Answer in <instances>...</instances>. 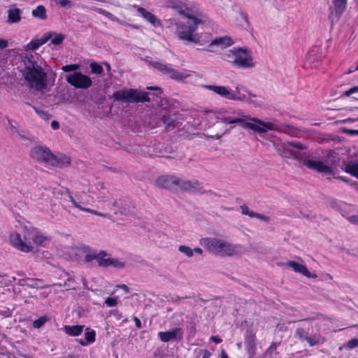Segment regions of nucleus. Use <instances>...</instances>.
Wrapping results in <instances>:
<instances>
[{"instance_id":"1","label":"nucleus","mask_w":358,"mask_h":358,"mask_svg":"<svg viewBox=\"0 0 358 358\" xmlns=\"http://www.w3.org/2000/svg\"><path fill=\"white\" fill-rule=\"evenodd\" d=\"M307 147L298 141H285L277 147V150L280 156L285 158H292L302 162L308 169L324 174L334 175L332 166L335 165L338 159L336 152L330 150L327 154L329 159L325 163L318 160L308 159L310 155L306 152Z\"/></svg>"},{"instance_id":"2","label":"nucleus","mask_w":358,"mask_h":358,"mask_svg":"<svg viewBox=\"0 0 358 358\" xmlns=\"http://www.w3.org/2000/svg\"><path fill=\"white\" fill-rule=\"evenodd\" d=\"M20 72L27 82V87L39 92L48 89L47 73L36 62L29 58L24 59Z\"/></svg>"},{"instance_id":"3","label":"nucleus","mask_w":358,"mask_h":358,"mask_svg":"<svg viewBox=\"0 0 358 358\" xmlns=\"http://www.w3.org/2000/svg\"><path fill=\"white\" fill-rule=\"evenodd\" d=\"M147 89L155 90L157 92L150 94L138 90L127 89L115 92L113 94L115 101L122 103H143L156 101L160 106H163V100L159 96L162 94V89L158 87H148Z\"/></svg>"},{"instance_id":"4","label":"nucleus","mask_w":358,"mask_h":358,"mask_svg":"<svg viewBox=\"0 0 358 358\" xmlns=\"http://www.w3.org/2000/svg\"><path fill=\"white\" fill-rule=\"evenodd\" d=\"M192 14L185 16L187 18L186 22H176L173 19H170L169 22L170 24L176 26V34L180 40L197 43L199 42V36L194 32L202 20Z\"/></svg>"},{"instance_id":"5","label":"nucleus","mask_w":358,"mask_h":358,"mask_svg":"<svg viewBox=\"0 0 358 358\" xmlns=\"http://www.w3.org/2000/svg\"><path fill=\"white\" fill-rule=\"evenodd\" d=\"M236 114L240 117H232V124H241L245 129H248L258 134L266 133L268 131L276 130L275 124L269 122H264L257 117H252L250 115H244L242 110H238Z\"/></svg>"},{"instance_id":"6","label":"nucleus","mask_w":358,"mask_h":358,"mask_svg":"<svg viewBox=\"0 0 358 358\" xmlns=\"http://www.w3.org/2000/svg\"><path fill=\"white\" fill-rule=\"evenodd\" d=\"M200 244L208 251L220 256H232L240 248L238 245H234L217 238H201Z\"/></svg>"},{"instance_id":"7","label":"nucleus","mask_w":358,"mask_h":358,"mask_svg":"<svg viewBox=\"0 0 358 358\" xmlns=\"http://www.w3.org/2000/svg\"><path fill=\"white\" fill-rule=\"evenodd\" d=\"M30 156L32 159L41 163L49 164H57L58 159L50 150L44 145H38L32 148L30 150Z\"/></svg>"},{"instance_id":"8","label":"nucleus","mask_w":358,"mask_h":358,"mask_svg":"<svg viewBox=\"0 0 358 358\" xmlns=\"http://www.w3.org/2000/svg\"><path fill=\"white\" fill-rule=\"evenodd\" d=\"M150 65L166 74L170 78L178 81L182 80L189 77V74L186 72H180L171 67L169 64H163L157 61L150 62Z\"/></svg>"},{"instance_id":"9","label":"nucleus","mask_w":358,"mask_h":358,"mask_svg":"<svg viewBox=\"0 0 358 358\" xmlns=\"http://www.w3.org/2000/svg\"><path fill=\"white\" fill-rule=\"evenodd\" d=\"M233 65L242 69L253 67L252 57L248 48H236Z\"/></svg>"},{"instance_id":"10","label":"nucleus","mask_w":358,"mask_h":358,"mask_svg":"<svg viewBox=\"0 0 358 358\" xmlns=\"http://www.w3.org/2000/svg\"><path fill=\"white\" fill-rule=\"evenodd\" d=\"M66 80L72 86L80 89H87L92 84L91 78L81 72H74L67 75Z\"/></svg>"},{"instance_id":"11","label":"nucleus","mask_w":358,"mask_h":358,"mask_svg":"<svg viewBox=\"0 0 358 358\" xmlns=\"http://www.w3.org/2000/svg\"><path fill=\"white\" fill-rule=\"evenodd\" d=\"M295 337L301 341H306L310 346H313L324 342L323 338L317 334L309 335V329H305L302 327H298L295 331Z\"/></svg>"},{"instance_id":"12","label":"nucleus","mask_w":358,"mask_h":358,"mask_svg":"<svg viewBox=\"0 0 358 358\" xmlns=\"http://www.w3.org/2000/svg\"><path fill=\"white\" fill-rule=\"evenodd\" d=\"M109 257V255H108L104 250H101L99 252H96L94 250H90L85 255L84 260L87 263L96 260L98 266L106 268L108 267Z\"/></svg>"},{"instance_id":"13","label":"nucleus","mask_w":358,"mask_h":358,"mask_svg":"<svg viewBox=\"0 0 358 358\" xmlns=\"http://www.w3.org/2000/svg\"><path fill=\"white\" fill-rule=\"evenodd\" d=\"M177 187L181 190L191 193H204L203 187L196 180H186L178 178Z\"/></svg>"},{"instance_id":"14","label":"nucleus","mask_w":358,"mask_h":358,"mask_svg":"<svg viewBox=\"0 0 358 358\" xmlns=\"http://www.w3.org/2000/svg\"><path fill=\"white\" fill-rule=\"evenodd\" d=\"M159 339L164 343L171 341H180L183 338V331L181 328L176 327L166 331H159L158 333Z\"/></svg>"},{"instance_id":"15","label":"nucleus","mask_w":358,"mask_h":358,"mask_svg":"<svg viewBox=\"0 0 358 358\" xmlns=\"http://www.w3.org/2000/svg\"><path fill=\"white\" fill-rule=\"evenodd\" d=\"M164 3L167 8L174 10L180 15L189 16L192 13V10L181 0H165Z\"/></svg>"},{"instance_id":"16","label":"nucleus","mask_w":358,"mask_h":358,"mask_svg":"<svg viewBox=\"0 0 358 358\" xmlns=\"http://www.w3.org/2000/svg\"><path fill=\"white\" fill-rule=\"evenodd\" d=\"M10 241L14 248L21 252H29L33 250V247L30 244L24 242L18 233L15 232L11 234L10 236Z\"/></svg>"},{"instance_id":"17","label":"nucleus","mask_w":358,"mask_h":358,"mask_svg":"<svg viewBox=\"0 0 358 358\" xmlns=\"http://www.w3.org/2000/svg\"><path fill=\"white\" fill-rule=\"evenodd\" d=\"M160 120L165 125L166 131H171L176 127V123L177 122V117L176 113L171 111H166L162 109L160 111Z\"/></svg>"},{"instance_id":"18","label":"nucleus","mask_w":358,"mask_h":358,"mask_svg":"<svg viewBox=\"0 0 358 358\" xmlns=\"http://www.w3.org/2000/svg\"><path fill=\"white\" fill-rule=\"evenodd\" d=\"M256 334L252 329H247L245 334V345L250 357H252L256 350Z\"/></svg>"},{"instance_id":"19","label":"nucleus","mask_w":358,"mask_h":358,"mask_svg":"<svg viewBox=\"0 0 358 358\" xmlns=\"http://www.w3.org/2000/svg\"><path fill=\"white\" fill-rule=\"evenodd\" d=\"M234 101H243L251 102V98L255 97L256 96L250 93L246 87L241 85H238L235 87L234 91Z\"/></svg>"},{"instance_id":"20","label":"nucleus","mask_w":358,"mask_h":358,"mask_svg":"<svg viewBox=\"0 0 358 358\" xmlns=\"http://www.w3.org/2000/svg\"><path fill=\"white\" fill-rule=\"evenodd\" d=\"M203 87L214 92L217 95L227 99L233 100V98H235L234 96V91L229 90L224 86L205 85Z\"/></svg>"},{"instance_id":"21","label":"nucleus","mask_w":358,"mask_h":358,"mask_svg":"<svg viewBox=\"0 0 358 358\" xmlns=\"http://www.w3.org/2000/svg\"><path fill=\"white\" fill-rule=\"evenodd\" d=\"M177 182L178 177L174 176H162L156 180L155 184L162 188L171 189L177 186Z\"/></svg>"},{"instance_id":"22","label":"nucleus","mask_w":358,"mask_h":358,"mask_svg":"<svg viewBox=\"0 0 358 358\" xmlns=\"http://www.w3.org/2000/svg\"><path fill=\"white\" fill-rule=\"evenodd\" d=\"M22 10L17 8L16 5L13 4L9 6L8 10V20L10 24L17 23L21 20Z\"/></svg>"},{"instance_id":"23","label":"nucleus","mask_w":358,"mask_h":358,"mask_svg":"<svg viewBox=\"0 0 358 358\" xmlns=\"http://www.w3.org/2000/svg\"><path fill=\"white\" fill-rule=\"evenodd\" d=\"M137 11L153 26L158 27L162 25L160 20L154 14L146 10L144 8L138 7Z\"/></svg>"},{"instance_id":"24","label":"nucleus","mask_w":358,"mask_h":358,"mask_svg":"<svg viewBox=\"0 0 358 358\" xmlns=\"http://www.w3.org/2000/svg\"><path fill=\"white\" fill-rule=\"evenodd\" d=\"M54 32H47L41 38L32 40L28 45L30 50H35L48 42L52 36Z\"/></svg>"},{"instance_id":"25","label":"nucleus","mask_w":358,"mask_h":358,"mask_svg":"<svg viewBox=\"0 0 358 358\" xmlns=\"http://www.w3.org/2000/svg\"><path fill=\"white\" fill-rule=\"evenodd\" d=\"M234 43V42L231 37L224 36L215 38L211 41L210 45H216L221 47L222 48H225L232 45Z\"/></svg>"},{"instance_id":"26","label":"nucleus","mask_w":358,"mask_h":358,"mask_svg":"<svg viewBox=\"0 0 358 358\" xmlns=\"http://www.w3.org/2000/svg\"><path fill=\"white\" fill-rule=\"evenodd\" d=\"M347 1L348 0H334V12L332 13V15H335L337 18H340L346 9Z\"/></svg>"},{"instance_id":"27","label":"nucleus","mask_w":358,"mask_h":358,"mask_svg":"<svg viewBox=\"0 0 358 358\" xmlns=\"http://www.w3.org/2000/svg\"><path fill=\"white\" fill-rule=\"evenodd\" d=\"M84 326L83 325H72V326H64V331L69 336H77L82 334Z\"/></svg>"},{"instance_id":"28","label":"nucleus","mask_w":358,"mask_h":358,"mask_svg":"<svg viewBox=\"0 0 358 358\" xmlns=\"http://www.w3.org/2000/svg\"><path fill=\"white\" fill-rule=\"evenodd\" d=\"M70 199L72 201V203L74 205V206L76 208L81 210H83V211H85V212H88V213H91L92 214H94V215H96L98 216L103 217H109V214H108V213H100V212H98L96 210H92L90 208H84V207L81 206L80 203L79 202H77L76 201H75L74 199L72 196H70Z\"/></svg>"},{"instance_id":"29","label":"nucleus","mask_w":358,"mask_h":358,"mask_svg":"<svg viewBox=\"0 0 358 358\" xmlns=\"http://www.w3.org/2000/svg\"><path fill=\"white\" fill-rule=\"evenodd\" d=\"M96 332L94 330L87 331L85 333V341L82 339H77V341L83 346L87 345L90 343H93L95 341Z\"/></svg>"},{"instance_id":"30","label":"nucleus","mask_w":358,"mask_h":358,"mask_svg":"<svg viewBox=\"0 0 358 358\" xmlns=\"http://www.w3.org/2000/svg\"><path fill=\"white\" fill-rule=\"evenodd\" d=\"M31 14L34 17L40 20H44L47 18L46 9L43 6H37L36 8L32 10Z\"/></svg>"},{"instance_id":"31","label":"nucleus","mask_w":358,"mask_h":358,"mask_svg":"<svg viewBox=\"0 0 358 358\" xmlns=\"http://www.w3.org/2000/svg\"><path fill=\"white\" fill-rule=\"evenodd\" d=\"M236 48H234L231 50H229L223 52L222 54V59L229 63H231L233 65Z\"/></svg>"},{"instance_id":"32","label":"nucleus","mask_w":358,"mask_h":358,"mask_svg":"<svg viewBox=\"0 0 358 358\" xmlns=\"http://www.w3.org/2000/svg\"><path fill=\"white\" fill-rule=\"evenodd\" d=\"M27 285L31 288H36V289H43L48 287V285H43V282L40 279H29V282L27 283Z\"/></svg>"},{"instance_id":"33","label":"nucleus","mask_w":358,"mask_h":358,"mask_svg":"<svg viewBox=\"0 0 358 358\" xmlns=\"http://www.w3.org/2000/svg\"><path fill=\"white\" fill-rule=\"evenodd\" d=\"M285 264L287 266L292 268L295 272H298L301 274L306 267L304 265L299 264L294 261H289Z\"/></svg>"},{"instance_id":"34","label":"nucleus","mask_w":358,"mask_h":358,"mask_svg":"<svg viewBox=\"0 0 358 358\" xmlns=\"http://www.w3.org/2000/svg\"><path fill=\"white\" fill-rule=\"evenodd\" d=\"M345 171L358 178V163L348 164L345 166Z\"/></svg>"},{"instance_id":"35","label":"nucleus","mask_w":358,"mask_h":358,"mask_svg":"<svg viewBox=\"0 0 358 358\" xmlns=\"http://www.w3.org/2000/svg\"><path fill=\"white\" fill-rule=\"evenodd\" d=\"M124 262L119 261L115 258H108V266H113L116 268H122L124 267Z\"/></svg>"},{"instance_id":"36","label":"nucleus","mask_w":358,"mask_h":358,"mask_svg":"<svg viewBox=\"0 0 358 358\" xmlns=\"http://www.w3.org/2000/svg\"><path fill=\"white\" fill-rule=\"evenodd\" d=\"M31 238L37 245H41L46 240V238L39 232L35 233Z\"/></svg>"},{"instance_id":"37","label":"nucleus","mask_w":358,"mask_h":358,"mask_svg":"<svg viewBox=\"0 0 358 358\" xmlns=\"http://www.w3.org/2000/svg\"><path fill=\"white\" fill-rule=\"evenodd\" d=\"M48 320V317L45 315L40 317L33 322V327L35 329H39L43 327Z\"/></svg>"},{"instance_id":"38","label":"nucleus","mask_w":358,"mask_h":358,"mask_svg":"<svg viewBox=\"0 0 358 358\" xmlns=\"http://www.w3.org/2000/svg\"><path fill=\"white\" fill-rule=\"evenodd\" d=\"M54 38H51V43L55 45H60L65 38V36L62 34H55L54 33Z\"/></svg>"},{"instance_id":"39","label":"nucleus","mask_w":358,"mask_h":358,"mask_svg":"<svg viewBox=\"0 0 358 358\" xmlns=\"http://www.w3.org/2000/svg\"><path fill=\"white\" fill-rule=\"evenodd\" d=\"M56 158H57L58 163L57 164H51L52 166H59V165H64V164H70L71 159L69 157L65 156V155H56Z\"/></svg>"},{"instance_id":"40","label":"nucleus","mask_w":358,"mask_h":358,"mask_svg":"<svg viewBox=\"0 0 358 358\" xmlns=\"http://www.w3.org/2000/svg\"><path fill=\"white\" fill-rule=\"evenodd\" d=\"M178 250L186 255L187 257L190 258L193 256V250L187 245H180L178 247Z\"/></svg>"},{"instance_id":"41","label":"nucleus","mask_w":358,"mask_h":358,"mask_svg":"<svg viewBox=\"0 0 358 358\" xmlns=\"http://www.w3.org/2000/svg\"><path fill=\"white\" fill-rule=\"evenodd\" d=\"M90 68L93 73L101 74L103 71V67L96 62L91 63Z\"/></svg>"},{"instance_id":"42","label":"nucleus","mask_w":358,"mask_h":358,"mask_svg":"<svg viewBox=\"0 0 358 358\" xmlns=\"http://www.w3.org/2000/svg\"><path fill=\"white\" fill-rule=\"evenodd\" d=\"M241 213L243 215H248L250 217H254V215H255V212L250 211L249 210V208L246 205H243L241 206Z\"/></svg>"},{"instance_id":"43","label":"nucleus","mask_w":358,"mask_h":358,"mask_svg":"<svg viewBox=\"0 0 358 358\" xmlns=\"http://www.w3.org/2000/svg\"><path fill=\"white\" fill-rule=\"evenodd\" d=\"M80 66L78 64H70L62 66V69L64 72L74 71L78 69Z\"/></svg>"},{"instance_id":"44","label":"nucleus","mask_w":358,"mask_h":358,"mask_svg":"<svg viewBox=\"0 0 358 358\" xmlns=\"http://www.w3.org/2000/svg\"><path fill=\"white\" fill-rule=\"evenodd\" d=\"M74 280V278H69L67 279V280L64 282V285H62V284H55L54 285H58L59 287H66L67 289H76V287H72L71 285V282H72Z\"/></svg>"},{"instance_id":"45","label":"nucleus","mask_w":358,"mask_h":358,"mask_svg":"<svg viewBox=\"0 0 358 358\" xmlns=\"http://www.w3.org/2000/svg\"><path fill=\"white\" fill-rule=\"evenodd\" d=\"M105 303L108 307H115L117 305V299L115 298L108 297L105 300Z\"/></svg>"},{"instance_id":"46","label":"nucleus","mask_w":358,"mask_h":358,"mask_svg":"<svg viewBox=\"0 0 358 358\" xmlns=\"http://www.w3.org/2000/svg\"><path fill=\"white\" fill-rule=\"evenodd\" d=\"M96 11L98 13L105 15L106 17H107L108 18H109L112 20H115L116 19L115 17H114V15L112 13H110L106 10H102L101 8H97Z\"/></svg>"},{"instance_id":"47","label":"nucleus","mask_w":358,"mask_h":358,"mask_svg":"<svg viewBox=\"0 0 358 358\" xmlns=\"http://www.w3.org/2000/svg\"><path fill=\"white\" fill-rule=\"evenodd\" d=\"M347 347L350 349L358 347V338H353L347 343Z\"/></svg>"},{"instance_id":"48","label":"nucleus","mask_w":358,"mask_h":358,"mask_svg":"<svg viewBox=\"0 0 358 358\" xmlns=\"http://www.w3.org/2000/svg\"><path fill=\"white\" fill-rule=\"evenodd\" d=\"M279 343H274L273 342L270 347L267 349L266 353L270 354L271 355L275 351L278 345H279Z\"/></svg>"},{"instance_id":"49","label":"nucleus","mask_w":358,"mask_h":358,"mask_svg":"<svg viewBox=\"0 0 358 358\" xmlns=\"http://www.w3.org/2000/svg\"><path fill=\"white\" fill-rule=\"evenodd\" d=\"M287 330V327L285 324L279 323L275 327V331L278 332H283Z\"/></svg>"},{"instance_id":"50","label":"nucleus","mask_w":358,"mask_h":358,"mask_svg":"<svg viewBox=\"0 0 358 358\" xmlns=\"http://www.w3.org/2000/svg\"><path fill=\"white\" fill-rule=\"evenodd\" d=\"M302 274L309 278H316L317 277L316 274L311 273L310 272H309L306 267H305V269L303 270Z\"/></svg>"},{"instance_id":"51","label":"nucleus","mask_w":358,"mask_h":358,"mask_svg":"<svg viewBox=\"0 0 358 358\" xmlns=\"http://www.w3.org/2000/svg\"><path fill=\"white\" fill-rule=\"evenodd\" d=\"M355 92H358V87L357 86L353 87L350 88V90L345 91L344 92V94L347 96H349Z\"/></svg>"},{"instance_id":"52","label":"nucleus","mask_w":358,"mask_h":358,"mask_svg":"<svg viewBox=\"0 0 358 358\" xmlns=\"http://www.w3.org/2000/svg\"><path fill=\"white\" fill-rule=\"evenodd\" d=\"M254 217H256L257 219H259L261 220H263L266 222H268L269 221V217L266 216V215H262V214H259V213H255V215H254Z\"/></svg>"},{"instance_id":"53","label":"nucleus","mask_w":358,"mask_h":358,"mask_svg":"<svg viewBox=\"0 0 358 358\" xmlns=\"http://www.w3.org/2000/svg\"><path fill=\"white\" fill-rule=\"evenodd\" d=\"M200 354L202 355L201 358H209L211 355V353L208 350H200Z\"/></svg>"},{"instance_id":"54","label":"nucleus","mask_w":358,"mask_h":358,"mask_svg":"<svg viewBox=\"0 0 358 358\" xmlns=\"http://www.w3.org/2000/svg\"><path fill=\"white\" fill-rule=\"evenodd\" d=\"M349 221L355 224H358V215H352L348 218Z\"/></svg>"},{"instance_id":"55","label":"nucleus","mask_w":358,"mask_h":358,"mask_svg":"<svg viewBox=\"0 0 358 358\" xmlns=\"http://www.w3.org/2000/svg\"><path fill=\"white\" fill-rule=\"evenodd\" d=\"M133 320L135 322V325L136 327V328L138 329H141V320L136 316H134L133 317Z\"/></svg>"},{"instance_id":"56","label":"nucleus","mask_w":358,"mask_h":358,"mask_svg":"<svg viewBox=\"0 0 358 358\" xmlns=\"http://www.w3.org/2000/svg\"><path fill=\"white\" fill-rule=\"evenodd\" d=\"M39 116L44 120H49L50 117V115H49L48 113H47L46 112H45L43 110L40 112Z\"/></svg>"},{"instance_id":"57","label":"nucleus","mask_w":358,"mask_h":358,"mask_svg":"<svg viewBox=\"0 0 358 358\" xmlns=\"http://www.w3.org/2000/svg\"><path fill=\"white\" fill-rule=\"evenodd\" d=\"M220 120L224 123L232 124V117H223Z\"/></svg>"},{"instance_id":"58","label":"nucleus","mask_w":358,"mask_h":358,"mask_svg":"<svg viewBox=\"0 0 358 358\" xmlns=\"http://www.w3.org/2000/svg\"><path fill=\"white\" fill-rule=\"evenodd\" d=\"M51 127L54 129V130H56V129H58L59 127V124L57 121L56 120H53L51 122Z\"/></svg>"},{"instance_id":"59","label":"nucleus","mask_w":358,"mask_h":358,"mask_svg":"<svg viewBox=\"0 0 358 358\" xmlns=\"http://www.w3.org/2000/svg\"><path fill=\"white\" fill-rule=\"evenodd\" d=\"M8 46V42L6 40L0 39V48L4 49Z\"/></svg>"},{"instance_id":"60","label":"nucleus","mask_w":358,"mask_h":358,"mask_svg":"<svg viewBox=\"0 0 358 358\" xmlns=\"http://www.w3.org/2000/svg\"><path fill=\"white\" fill-rule=\"evenodd\" d=\"M59 3L62 7H65L69 5L70 1L69 0H59Z\"/></svg>"},{"instance_id":"61","label":"nucleus","mask_w":358,"mask_h":358,"mask_svg":"<svg viewBox=\"0 0 358 358\" xmlns=\"http://www.w3.org/2000/svg\"><path fill=\"white\" fill-rule=\"evenodd\" d=\"M210 341H212L216 343H219L222 341V340L219 337L215 336H212L210 337Z\"/></svg>"},{"instance_id":"62","label":"nucleus","mask_w":358,"mask_h":358,"mask_svg":"<svg viewBox=\"0 0 358 358\" xmlns=\"http://www.w3.org/2000/svg\"><path fill=\"white\" fill-rule=\"evenodd\" d=\"M346 132L350 134H352V135H358V130H355V129H348L346 130Z\"/></svg>"},{"instance_id":"63","label":"nucleus","mask_w":358,"mask_h":358,"mask_svg":"<svg viewBox=\"0 0 358 358\" xmlns=\"http://www.w3.org/2000/svg\"><path fill=\"white\" fill-rule=\"evenodd\" d=\"M119 287H120L121 289L124 290L127 293L129 292V288L127 287V285H126L124 284L120 285Z\"/></svg>"},{"instance_id":"64","label":"nucleus","mask_w":358,"mask_h":358,"mask_svg":"<svg viewBox=\"0 0 358 358\" xmlns=\"http://www.w3.org/2000/svg\"><path fill=\"white\" fill-rule=\"evenodd\" d=\"M196 252L199 255H202L203 253V250L200 248H195L194 250H193V252Z\"/></svg>"}]
</instances>
